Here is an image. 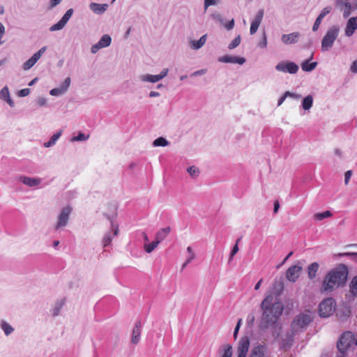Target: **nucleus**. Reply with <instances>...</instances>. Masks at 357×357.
I'll use <instances>...</instances> for the list:
<instances>
[{"label":"nucleus","mask_w":357,"mask_h":357,"mask_svg":"<svg viewBox=\"0 0 357 357\" xmlns=\"http://www.w3.org/2000/svg\"><path fill=\"white\" fill-rule=\"evenodd\" d=\"M107 4H99V3H92L90 5L91 9L93 12L97 13H100L105 12L107 9Z\"/></svg>","instance_id":"393cba45"},{"label":"nucleus","mask_w":357,"mask_h":357,"mask_svg":"<svg viewBox=\"0 0 357 357\" xmlns=\"http://www.w3.org/2000/svg\"><path fill=\"white\" fill-rule=\"evenodd\" d=\"M287 96H289V97H292L294 98H296V99H298L301 98V96L299 95H297V94H295V93H291L289 91H286L282 96H281L278 100V105L280 106L281 105L283 102L284 101V100L286 99V98Z\"/></svg>","instance_id":"2f4dec72"},{"label":"nucleus","mask_w":357,"mask_h":357,"mask_svg":"<svg viewBox=\"0 0 357 357\" xmlns=\"http://www.w3.org/2000/svg\"><path fill=\"white\" fill-rule=\"evenodd\" d=\"M218 61L222 63H238L240 65H242L245 62V59H244L243 57L225 55L220 57L218 59Z\"/></svg>","instance_id":"6ab92c4d"},{"label":"nucleus","mask_w":357,"mask_h":357,"mask_svg":"<svg viewBox=\"0 0 357 357\" xmlns=\"http://www.w3.org/2000/svg\"><path fill=\"white\" fill-rule=\"evenodd\" d=\"M280 208V203L278 200H275L274 202V208H273V213L275 214L278 212V210Z\"/></svg>","instance_id":"13d9d810"},{"label":"nucleus","mask_w":357,"mask_h":357,"mask_svg":"<svg viewBox=\"0 0 357 357\" xmlns=\"http://www.w3.org/2000/svg\"><path fill=\"white\" fill-rule=\"evenodd\" d=\"M312 318L308 314L301 313L293 320L291 328L293 334H296L306 328L312 321Z\"/></svg>","instance_id":"20e7f679"},{"label":"nucleus","mask_w":357,"mask_h":357,"mask_svg":"<svg viewBox=\"0 0 357 357\" xmlns=\"http://www.w3.org/2000/svg\"><path fill=\"white\" fill-rule=\"evenodd\" d=\"M300 37V33L298 32H294L289 34H283L282 36V41L284 44L289 45L295 43L298 41Z\"/></svg>","instance_id":"412c9836"},{"label":"nucleus","mask_w":357,"mask_h":357,"mask_svg":"<svg viewBox=\"0 0 357 357\" xmlns=\"http://www.w3.org/2000/svg\"><path fill=\"white\" fill-rule=\"evenodd\" d=\"M141 326V321H136L131 336V343L133 344H137L140 341V335L142 332Z\"/></svg>","instance_id":"f3484780"},{"label":"nucleus","mask_w":357,"mask_h":357,"mask_svg":"<svg viewBox=\"0 0 357 357\" xmlns=\"http://www.w3.org/2000/svg\"><path fill=\"white\" fill-rule=\"evenodd\" d=\"M255 320V315L252 313H250L248 315L247 317V324L248 326H251L253 325Z\"/></svg>","instance_id":"de8ad7c7"},{"label":"nucleus","mask_w":357,"mask_h":357,"mask_svg":"<svg viewBox=\"0 0 357 357\" xmlns=\"http://www.w3.org/2000/svg\"><path fill=\"white\" fill-rule=\"evenodd\" d=\"M167 73H168V69L164 68L159 75H147L144 76L142 79L144 81L155 83V82H157L159 80L162 79V78H164L167 75Z\"/></svg>","instance_id":"aec40b11"},{"label":"nucleus","mask_w":357,"mask_h":357,"mask_svg":"<svg viewBox=\"0 0 357 357\" xmlns=\"http://www.w3.org/2000/svg\"><path fill=\"white\" fill-rule=\"evenodd\" d=\"M66 22H64L61 19L56 24H54V25H52L51 27H50V31H57V30H61V29L63 28V26L66 25Z\"/></svg>","instance_id":"58836bf2"},{"label":"nucleus","mask_w":357,"mask_h":357,"mask_svg":"<svg viewBox=\"0 0 357 357\" xmlns=\"http://www.w3.org/2000/svg\"><path fill=\"white\" fill-rule=\"evenodd\" d=\"M351 70L353 73H357V60L354 61L351 66Z\"/></svg>","instance_id":"680f3d73"},{"label":"nucleus","mask_w":357,"mask_h":357,"mask_svg":"<svg viewBox=\"0 0 357 357\" xmlns=\"http://www.w3.org/2000/svg\"><path fill=\"white\" fill-rule=\"evenodd\" d=\"M47 47H43L37 52H36L29 59H28L23 65L25 70H29L40 59L43 54L46 51Z\"/></svg>","instance_id":"f8f14e48"},{"label":"nucleus","mask_w":357,"mask_h":357,"mask_svg":"<svg viewBox=\"0 0 357 357\" xmlns=\"http://www.w3.org/2000/svg\"><path fill=\"white\" fill-rule=\"evenodd\" d=\"M170 227H166L165 228L160 229L155 234V240L158 241V243H160L167 237V236L170 233Z\"/></svg>","instance_id":"b1692460"},{"label":"nucleus","mask_w":357,"mask_h":357,"mask_svg":"<svg viewBox=\"0 0 357 357\" xmlns=\"http://www.w3.org/2000/svg\"><path fill=\"white\" fill-rule=\"evenodd\" d=\"M275 69L278 71L295 74L298 70V66L291 61H282L277 64Z\"/></svg>","instance_id":"1a4fd4ad"},{"label":"nucleus","mask_w":357,"mask_h":357,"mask_svg":"<svg viewBox=\"0 0 357 357\" xmlns=\"http://www.w3.org/2000/svg\"><path fill=\"white\" fill-rule=\"evenodd\" d=\"M70 82L71 81L70 77L66 78L62 84L59 87L52 89L50 91V95L56 96L63 93L69 88Z\"/></svg>","instance_id":"dca6fc26"},{"label":"nucleus","mask_w":357,"mask_h":357,"mask_svg":"<svg viewBox=\"0 0 357 357\" xmlns=\"http://www.w3.org/2000/svg\"><path fill=\"white\" fill-rule=\"evenodd\" d=\"M350 314H351L350 310L347 309V310H344L341 314L339 312L337 314L342 321H344V319H346L347 317H349L350 316Z\"/></svg>","instance_id":"79ce46f5"},{"label":"nucleus","mask_w":357,"mask_h":357,"mask_svg":"<svg viewBox=\"0 0 357 357\" xmlns=\"http://www.w3.org/2000/svg\"><path fill=\"white\" fill-rule=\"evenodd\" d=\"M5 33V28L4 26L0 22V38H2Z\"/></svg>","instance_id":"69168bd1"},{"label":"nucleus","mask_w":357,"mask_h":357,"mask_svg":"<svg viewBox=\"0 0 357 357\" xmlns=\"http://www.w3.org/2000/svg\"><path fill=\"white\" fill-rule=\"evenodd\" d=\"M217 0H204V8L206 9L208 6L215 5Z\"/></svg>","instance_id":"603ef678"},{"label":"nucleus","mask_w":357,"mask_h":357,"mask_svg":"<svg viewBox=\"0 0 357 357\" xmlns=\"http://www.w3.org/2000/svg\"><path fill=\"white\" fill-rule=\"evenodd\" d=\"M266 45H267V40H266V34L264 33L261 41H260L259 43V46L260 47L264 48L266 47Z\"/></svg>","instance_id":"864d4df0"},{"label":"nucleus","mask_w":357,"mask_h":357,"mask_svg":"<svg viewBox=\"0 0 357 357\" xmlns=\"http://www.w3.org/2000/svg\"><path fill=\"white\" fill-rule=\"evenodd\" d=\"M241 40V38L240 35H238L228 45V48L229 50L234 49L237 46L239 45Z\"/></svg>","instance_id":"4c0bfd02"},{"label":"nucleus","mask_w":357,"mask_h":357,"mask_svg":"<svg viewBox=\"0 0 357 357\" xmlns=\"http://www.w3.org/2000/svg\"><path fill=\"white\" fill-rule=\"evenodd\" d=\"M357 29V17H351L345 28V35L348 37L351 36L354 31Z\"/></svg>","instance_id":"a211bd4d"},{"label":"nucleus","mask_w":357,"mask_h":357,"mask_svg":"<svg viewBox=\"0 0 357 357\" xmlns=\"http://www.w3.org/2000/svg\"><path fill=\"white\" fill-rule=\"evenodd\" d=\"M102 48V47L99 46V43L94 45L91 47V52L92 53H96L99 49Z\"/></svg>","instance_id":"bf43d9fd"},{"label":"nucleus","mask_w":357,"mask_h":357,"mask_svg":"<svg viewBox=\"0 0 357 357\" xmlns=\"http://www.w3.org/2000/svg\"><path fill=\"white\" fill-rule=\"evenodd\" d=\"M336 302L333 298L323 300L319 306V315L321 317H328L335 312Z\"/></svg>","instance_id":"423d86ee"},{"label":"nucleus","mask_w":357,"mask_h":357,"mask_svg":"<svg viewBox=\"0 0 357 357\" xmlns=\"http://www.w3.org/2000/svg\"><path fill=\"white\" fill-rule=\"evenodd\" d=\"M263 17H264V10H260L257 13L254 20L251 22L250 29V33L251 35H253L257 32L259 25L261 24V23L262 22Z\"/></svg>","instance_id":"4468645a"},{"label":"nucleus","mask_w":357,"mask_h":357,"mask_svg":"<svg viewBox=\"0 0 357 357\" xmlns=\"http://www.w3.org/2000/svg\"><path fill=\"white\" fill-rule=\"evenodd\" d=\"M349 275L348 267L340 264L330 269L324 275L320 286V292L329 294L345 286Z\"/></svg>","instance_id":"f03ea898"},{"label":"nucleus","mask_w":357,"mask_h":357,"mask_svg":"<svg viewBox=\"0 0 357 357\" xmlns=\"http://www.w3.org/2000/svg\"><path fill=\"white\" fill-rule=\"evenodd\" d=\"M72 211L73 208L70 206H66L61 209L59 215H58L57 222L54 226L55 230H59L67 225Z\"/></svg>","instance_id":"0eeeda50"},{"label":"nucleus","mask_w":357,"mask_h":357,"mask_svg":"<svg viewBox=\"0 0 357 357\" xmlns=\"http://www.w3.org/2000/svg\"><path fill=\"white\" fill-rule=\"evenodd\" d=\"M61 1V0H52L51 3H50L51 6L52 7L56 6V5L60 3Z\"/></svg>","instance_id":"338daca9"},{"label":"nucleus","mask_w":357,"mask_h":357,"mask_svg":"<svg viewBox=\"0 0 357 357\" xmlns=\"http://www.w3.org/2000/svg\"><path fill=\"white\" fill-rule=\"evenodd\" d=\"M241 321H242V319H239L237 322V324L234 328V339H236L237 337V335H238V331H239V328L241 327Z\"/></svg>","instance_id":"8fccbe9b"},{"label":"nucleus","mask_w":357,"mask_h":357,"mask_svg":"<svg viewBox=\"0 0 357 357\" xmlns=\"http://www.w3.org/2000/svg\"><path fill=\"white\" fill-rule=\"evenodd\" d=\"M1 328L3 331L6 335H10L13 331L14 328L6 321H1Z\"/></svg>","instance_id":"cd10ccee"},{"label":"nucleus","mask_w":357,"mask_h":357,"mask_svg":"<svg viewBox=\"0 0 357 357\" xmlns=\"http://www.w3.org/2000/svg\"><path fill=\"white\" fill-rule=\"evenodd\" d=\"M29 93H30L29 89H23L18 92V95H19V96L24 97V96H28L29 94Z\"/></svg>","instance_id":"3c124183"},{"label":"nucleus","mask_w":357,"mask_h":357,"mask_svg":"<svg viewBox=\"0 0 357 357\" xmlns=\"http://www.w3.org/2000/svg\"><path fill=\"white\" fill-rule=\"evenodd\" d=\"M19 181L29 187L36 186L39 185L41 182V180L40 178H31L22 176L19 177Z\"/></svg>","instance_id":"4be33fe9"},{"label":"nucleus","mask_w":357,"mask_h":357,"mask_svg":"<svg viewBox=\"0 0 357 357\" xmlns=\"http://www.w3.org/2000/svg\"><path fill=\"white\" fill-rule=\"evenodd\" d=\"M73 13V10L72 8L68 9L66 13L64 14V15L62 17L61 20L67 23V22L69 20V19L71 17Z\"/></svg>","instance_id":"37998d69"},{"label":"nucleus","mask_w":357,"mask_h":357,"mask_svg":"<svg viewBox=\"0 0 357 357\" xmlns=\"http://www.w3.org/2000/svg\"><path fill=\"white\" fill-rule=\"evenodd\" d=\"M61 132H62V131H61V130H60V131H59V132H57L54 133V134L52 136V137L50 138V139L47 142H45V143L44 144V146H45V147H50V146H51L54 145V144L56 143V142L58 140V139L60 137V136H61Z\"/></svg>","instance_id":"c756f323"},{"label":"nucleus","mask_w":357,"mask_h":357,"mask_svg":"<svg viewBox=\"0 0 357 357\" xmlns=\"http://www.w3.org/2000/svg\"><path fill=\"white\" fill-rule=\"evenodd\" d=\"M262 314L259 324V329L264 332L271 328L274 341L279 337L281 333V326L278 324V321L282 315L284 306L281 301L272 294H269L261 303Z\"/></svg>","instance_id":"f257e3e1"},{"label":"nucleus","mask_w":357,"mask_h":357,"mask_svg":"<svg viewBox=\"0 0 357 357\" xmlns=\"http://www.w3.org/2000/svg\"><path fill=\"white\" fill-rule=\"evenodd\" d=\"M112 41L111 37L109 35H104L99 40V46L102 47H107L110 45Z\"/></svg>","instance_id":"72a5a7b5"},{"label":"nucleus","mask_w":357,"mask_h":357,"mask_svg":"<svg viewBox=\"0 0 357 357\" xmlns=\"http://www.w3.org/2000/svg\"><path fill=\"white\" fill-rule=\"evenodd\" d=\"M225 28L228 30H230L231 29L234 28V20L232 19L230 22H229L228 23H227L225 25Z\"/></svg>","instance_id":"4d7b16f0"},{"label":"nucleus","mask_w":357,"mask_h":357,"mask_svg":"<svg viewBox=\"0 0 357 357\" xmlns=\"http://www.w3.org/2000/svg\"><path fill=\"white\" fill-rule=\"evenodd\" d=\"M195 257V253H192L189 255V257L185 260V264H190Z\"/></svg>","instance_id":"052dcab7"},{"label":"nucleus","mask_w":357,"mask_h":357,"mask_svg":"<svg viewBox=\"0 0 357 357\" xmlns=\"http://www.w3.org/2000/svg\"><path fill=\"white\" fill-rule=\"evenodd\" d=\"M187 172L189 173L190 176L194 178H197L199 174V168H197L195 166H191L188 167Z\"/></svg>","instance_id":"e433bc0d"},{"label":"nucleus","mask_w":357,"mask_h":357,"mask_svg":"<svg viewBox=\"0 0 357 357\" xmlns=\"http://www.w3.org/2000/svg\"><path fill=\"white\" fill-rule=\"evenodd\" d=\"M159 243L157 241H153L151 243L146 244L144 245V250L147 253H151L152 251L155 250V248L158 245Z\"/></svg>","instance_id":"c9c22d12"},{"label":"nucleus","mask_w":357,"mask_h":357,"mask_svg":"<svg viewBox=\"0 0 357 357\" xmlns=\"http://www.w3.org/2000/svg\"><path fill=\"white\" fill-rule=\"evenodd\" d=\"M85 139H86V137L83 133H79L77 137H74L75 141H84Z\"/></svg>","instance_id":"6e6d98bb"},{"label":"nucleus","mask_w":357,"mask_h":357,"mask_svg":"<svg viewBox=\"0 0 357 357\" xmlns=\"http://www.w3.org/2000/svg\"><path fill=\"white\" fill-rule=\"evenodd\" d=\"M349 292L353 296L357 297V275L354 276L349 283Z\"/></svg>","instance_id":"a878e982"},{"label":"nucleus","mask_w":357,"mask_h":357,"mask_svg":"<svg viewBox=\"0 0 357 357\" xmlns=\"http://www.w3.org/2000/svg\"><path fill=\"white\" fill-rule=\"evenodd\" d=\"M351 170H349L347 171L346 173H345V175H344V183L345 184H348L349 181V179L351 178Z\"/></svg>","instance_id":"5fc2aeb1"},{"label":"nucleus","mask_w":357,"mask_h":357,"mask_svg":"<svg viewBox=\"0 0 357 357\" xmlns=\"http://www.w3.org/2000/svg\"><path fill=\"white\" fill-rule=\"evenodd\" d=\"M250 347V338L243 336L241 338L238 346V357H246Z\"/></svg>","instance_id":"9b49d317"},{"label":"nucleus","mask_w":357,"mask_h":357,"mask_svg":"<svg viewBox=\"0 0 357 357\" xmlns=\"http://www.w3.org/2000/svg\"><path fill=\"white\" fill-rule=\"evenodd\" d=\"M232 356V347L230 344H227L225 348L224 354L222 357H231Z\"/></svg>","instance_id":"a19ab883"},{"label":"nucleus","mask_w":357,"mask_h":357,"mask_svg":"<svg viewBox=\"0 0 357 357\" xmlns=\"http://www.w3.org/2000/svg\"><path fill=\"white\" fill-rule=\"evenodd\" d=\"M303 268L301 266H291L286 271L287 279L291 282H294L298 278Z\"/></svg>","instance_id":"9d476101"},{"label":"nucleus","mask_w":357,"mask_h":357,"mask_svg":"<svg viewBox=\"0 0 357 357\" xmlns=\"http://www.w3.org/2000/svg\"><path fill=\"white\" fill-rule=\"evenodd\" d=\"M63 305V301H60V302L56 303V305L54 306V307L53 309V312H52V315L54 317L59 315Z\"/></svg>","instance_id":"ea45409f"},{"label":"nucleus","mask_w":357,"mask_h":357,"mask_svg":"<svg viewBox=\"0 0 357 357\" xmlns=\"http://www.w3.org/2000/svg\"><path fill=\"white\" fill-rule=\"evenodd\" d=\"M1 94L3 96H9V93H8V89L7 87H4L1 89Z\"/></svg>","instance_id":"e2e57ef3"},{"label":"nucleus","mask_w":357,"mask_h":357,"mask_svg":"<svg viewBox=\"0 0 357 357\" xmlns=\"http://www.w3.org/2000/svg\"><path fill=\"white\" fill-rule=\"evenodd\" d=\"M206 41V35L202 36L199 40L192 43V47L195 50H198L202 47Z\"/></svg>","instance_id":"473e14b6"},{"label":"nucleus","mask_w":357,"mask_h":357,"mask_svg":"<svg viewBox=\"0 0 357 357\" xmlns=\"http://www.w3.org/2000/svg\"><path fill=\"white\" fill-rule=\"evenodd\" d=\"M355 345V335L351 331H347L341 335L337 342V348L339 354L337 357H345L347 351Z\"/></svg>","instance_id":"7ed1b4c3"},{"label":"nucleus","mask_w":357,"mask_h":357,"mask_svg":"<svg viewBox=\"0 0 357 357\" xmlns=\"http://www.w3.org/2000/svg\"><path fill=\"white\" fill-rule=\"evenodd\" d=\"M331 10V7H326L324 8L321 12L320 13V14L319 15L318 17H321L322 20L323 18L327 15L328 14Z\"/></svg>","instance_id":"49530a36"},{"label":"nucleus","mask_w":357,"mask_h":357,"mask_svg":"<svg viewBox=\"0 0 357 357\" xmlns=\"http://www.w3.org/2000/svg\"><path fill=\"white\" fill-rule=\"evenodd\" d=\"M239 241H240V239H238L236 245L233 247V248L230 252L229 260H231L233 257L238 252V242Z\"/></svg>","instance_id":"a18cd8bd"},{"label":"nucleus","mask_w":357,"mask_h":357,"mask_svg":"<svg viewBox=\"0 0 357 357\" xmlns=\"http://www.w3.org/2000/svg\"><path fill=\"white\" fill-rule=\"evenodd\" d=\"M332 216V213L329 211H326L321 213H317L313 215V218L317 221H321L325 218Z\"/></svg>","instance_id":"c85d7f7f"},{"label":"nucleus","mask_w":357,"mask_h":357,"mask_svg":"<svg viewBox=\"0 0 357 357\" xmlns=\"http://www.w3.org/2000/svg\"><path fill=\"white\" fill-rule=\"evenodd\" d=\"M317 65V62L309 63V61L307 60L303 62L301 64V68L303 71L310 72L316 68Z\"/></svg>","instance_id":"bb28decb"},{"label":"nucleus","mask_w":357,"mask_h":357,"mask_svg":"<svg viewBox=\"0 0 357 357\" xmlns=\"http://www.w3.org/2000/svg\"><path fill=\"white\" fill-rule=\"evenodd\" d=\"M339 33V28L334 26L330 28L321 41L322 51H327L332 47L335 40H336Z\"/></svg>","instance_id":"39448f33"},{"label":"nucleus","mask_w":357,"mask_h":357,"mask_svg":"<svg viewBox=\"0 0 357 357\" xmlns=\"http://www.w3.org/2000/svg\"><path fill=\"white\" fill-rule=\"evenodd\" d=\"M160 96V93L157 91H152L150 92L149 93V96L153 98V97H157V96Z\"/></svg>","instance_id":"774afa93"},{"label":"nucleus","mask_w":357,"mask_h":357,"mask_svg":"<svg viewBox=\"0 0 357 357\" xmlns=\"http://www.w3.org/2000/svg\"><path fill=\"white\" fill-rule=\"evenodd\" d=\"M312 102H313L312 96H310V95L306 96L303 99V102H302L303 108L305 110L310 109L311 108L312 105Z\"/></svg>","instance_id":"7c9ffc66"},{"label":"nucleus","mask_w":357,"mask_h":357,"mask_svg":"<svg viewBox=\"0 0 357 357\" xmlns=\"http://www.w3.org/2000/svg\"><path fill=\"white\" fill-rule=\"evenodd\" d=\"M336 5L343 11L344 17L347 18L351 15L353 7L349 0H337Z\"/></svg>","instance_id":"ddd939ff"},{"label":"nucleus","mask_w":357,"mask_h":357,"mask_svg":"<svg viewBox=\"0 0 357 357\" xmlns=\"http://www.w3.org/2000/svg\"><path fill=\"white\" fill-rule=\"evenodd\" d=\"M167 144H168L167 140L162 137L157 138L153 142V145L154 146H165Z\"/></svg>","instance_id":"f704fd0d"},{"label":"nucleus","mask_w":357,"mask_h":357,"mask_svg":"<svg viewBox=\"0 0 357 357\" xmlns=\"http://www.w3.org/2000/svg\"><path fill=\"white\" fill-rule=\"evenodd\" d=\"M249 357H270L267 345L265 343L255 345L250 351Z\"/></svg>","instance_id":"6e6552de"},{"label":"nucleus","mask_w":357,"mask_h":357,"mask_svg":"<svg viewBox=\"0 0 357 357\" xmlns=\"http://www.w3.org/2000/svg\"><path fill=\"white\" fill-rule=\"evenodd\" d=\"M340 256H349L354 261L357 262V252H344L340 255Z\"/></svg>","instance_id":"c03bdc74"},{"label":"nucleus","mask_w":357,"mask_h":357,"mask_svg":"<svg viewBox=\"0 0 357 357\" xmlns=\"http://www.w3.org/2000/svg\"><path fill=\"white\" fill-rule=\"evenodd\" d=\"M111 228L113 231V235H112V231H109L105 234L104 238L102 239V245H103L104 248L108 246L111 243L112 240V236H116L118 234L119 228L112 221H111Z\"/></svg>","instance_id":"2eb2a0df"},{"label":"nucleus","mask_w":357,"mask_h":357,"mask_svg":"<svg viewBox=\"0 0 357 357\" xmlns=\"http://www.w3.org/2000/svg\"><path fill=\"white\" fill-rule=\"evenodd\" d=\"M319 264L317 262L310 264L307 267V275L309 279L313 280L317 274Z\"/></svg>","instance_id":"5701e85b"},{"label":"nucleus","mask_w":357,"mask_h":357,"mask_svg":"<svg viewBox=\"0 0 357 357\" xmlns=\"http://www.w3.org/2000/svg\"><path fill=\"white\" fill-rule=\"evenodd\" d=\"M321 21H322V19L319 17H317V18L316 19V20L314 23L313 27H312V30L314 31H317L319 29V27L321 23Z\"/></svg>","instance_id":"09e8293b"},{"label":"nucleus","mask_w":357,"mask_h":357,"mask_svg":"<svg viewBox=\"0 0 357 357\" xmlns=\"http://www.w3.org/2000/svg\"><path fill=\"white\" fill-rule=\"evenodd\" d=\"M291 345L290 343H288V342H285V341H282L280 344V349H284L287 347H289Z\"/></svg>","instance_id":"0e129e2a"}]
</instances>
